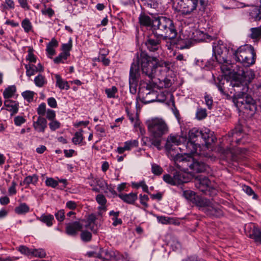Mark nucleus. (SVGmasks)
Segmentation results:
<instances>
[{
  "label": "nucleus",
  "instance_id": "19",
  "mask_svg": "<svg viewBox=\"0 0 261 261\" xmlns=\"http://www.w3.org/2000/svg\"><path fill=\"white\" fill-rule=\"evenodd\" d=\"M118 197L123 202L129 204H133L138 199L137 193L133 192L129 194L120 193L118 194Z\"/></svg>",
  "mask_w": 261,
  "mask_h": 261
},
{
  "label": "nucleus",
  "instance_id": "41",
  "mask_svg": "<svg viewBox=\"0 0 261 261\" xmlns=\"http://www.w3.org/2000/svg\"><path fill=\"white\" fill-rule=\"evenodd\" d=\"M69 56L68 54L62 52L54 59V62L56 64L64 63Z\"/></svg>",
  "mask_w": 261,
  "mask_h": 261
},
{
  "label": "nucleus",
  "instance_id": "28",
  "mask_svg": "<svg viewBox=\"0 0 261 261\" xmlns=\"http://www.w3.org/2000/svg\"><path fill=\"white\" fill-rule=\"evenodd\" d=\"M16 92V88L14 85L9 86L3 92V96L5 99H9L13 97Z\"/></svg>",
  "mask_w": 261,
  "mask_h": 261
},
{
  "label": "nucleus",
  "instance_id": "6",
  "mask_svg": "<svg viewBox=\"0 0 261 261\" xmlns=\"http://www.w3.org/2000/svg\"><path fill=\"white\" fill-rule=\"evenodd\" d=\"M248 89V87L245 86L243 88V92H236L233 95V101L238 107L254 112L255 109V101L251 96L246 93Z\"/></svg>",
  "mask_w": 261,
  "mask_h": 261
},
{
  "label": "nucleus",
  "instance_id": "44",
  "mask_svg": "<svg viewBox=\"0 0 261 261\" xmlns=\"http://www.w3.org/2000/svg\"><path fill=\"white\" fill-rule=\"evenodd\" d=\"M17 250L23 255L27 256H31L32 255V249H30L26 246L20 245L17 248Z\"/></svg>",
  "mask_w": 261,
  "mask_h": 261
},
{
  "label": "nucleus",
  "instance_id": "34",
  "mask_svg": "<svg viewBox=\"0 0 261 261\" xmlns=\"http://www.w3.org/2000/svg\"><path fill=\"white\" fill-rule=\"evenodd\" d=\"M243 77L245 80L248 83H250L252 80L255 77V74L253 70L251 69L247 70L246 71H243L242 73Z\"/></svg>",
  "mask_w": 261,
  "mask_h": 261
},
{
  "label": "nucleus",
  "instance_id": "64",
  "mask_svg": "<svg viewBox=\"0 0 261 261\" xmlns=\"http://www.w3.org/2000/svg\"><path fill=\"white\" fill-rule=\"evenodd\" d=\"M14 123L17 126H20L25 122V119L22 116H17L14 118Z\"/></svg>",
  "mask_w": 261,
  "mask_h": 261
},
{
  "label": "nucleus",
  "instance_id": "53",
  "mask_svg": "<svg viewBox=\"0 0 261 261\" xmlns=\"http://www.w3.org/2000/svg\"><path fill=\"white\" fill-rule=\"evenodd\" d=\"M45 184L47 187L55 188L58 185V181L52 177H47Z\"/></svg>",
  "mask_w": 261,
  "mask_h": 261
},
{
  "label": "nucleus",
  "instance_id": "14",
  "mask_svg": "<svg viewBox=\"0 0 261 261\" xmlns=\"http://www.w3.org/2000/svg\"><path fill=\"white\" fill-rule=\"evenodd\" d=\"M204 213L210 217H220L223 216L222 210L212 202L207 208H204Z\"/></svg>",
  "mask_w": 261,
  "mask_h": 261
},
{
  "label": "nucleus",
  "instance_id": "40",
  "mask_svg": "<svg viewBox=\"0 0 261 261\" xmlns=\"http://www.w3.org/2000/svg\"><path fill=\"white\" fill-rule=\"evenodd\" d=\"M21 27L25 33H29L33 29L32 23L28 18H25L22 21Z\"/></svg>",
  "mask_w": 261,
  "mask_h": 261
},
{
  "label": "nucleus",
  "instance_id": "47",
  "mask_svg": "<svg viewBox=\"0 0 261 261\" xmlns=\"http://www.w3.org/2000/svg\"><path fill=\"white\" fill-rule=\"evenodd\" d=\"M151 172L155 175H160L162 174L163 169L160 166L156 164H152L151 165Z\"/></svg>",
  "mask_w": 261,
  "mask_h": 261
},
{
  "label": "nucleus",
  "instance_id": "27",
  "mask_svg": "<svg viewBox=\"0 0 261 261\" xmlns=\"http://www.w3.org/2000/svg\"><path fill=\"white\" fill-rule=\"evenodd\" d=\"M55 78L56 80V85L60 89L68 90L70 88V85L68 82L63 79L60 75L56 74Z\"/></svg>",
  "mask_w": 261,
  "mask_h": 261
},
{
  "label": "nucleus",
  "instance_id": "35",
  "mask_svg": "<svg viewBox=\"0 0 261 261\" xmlns=\"http://www.w3.org/2000/svg\"><path fill=\"white\" fill-rule=\"evenodd\" d=\"M32 256L39 258H44L46 256L45 251L42 248L32 249Z\"/></svg>",
  "mask_w": 261,
  "mask_h": 261
},
{
  "label": "nucleus",
  "instance_id": "39",
  "mask_svg": "<svg viewBox=\"0 0 261 261\" xmlns=\"http://www.w3.org/2000/svg\"><path fill=\"white\" fill-rule=\"evenodd\" d=\"M138 145L139 142L137 140H130L124 143L125 149H126L127 151H129L133 148L137 147Z\"/></svg>",
  "mask_w": 261,
  "mask_h": 261
},
{
  "label": "nucleus",
  "instance_id": "24",
  "mask_svg": "<svg viewBox=\"0 0 261 261\" xmlns=\"http://www.w3.org/2000/svg\"><path fill=\"white\" fill-rule=\"evenodd\" d=\"M191 169L196 172H203L206 170L207 166L203 163L193 162L189 165Z\"/></svg>",
  "mask_w": 261,
  "mask_h": 261
},
{
  "label": "nucleus",
  "instance_id": "33",
  "mask_svg": "<svg viewBox=\"0 0 261 261\" xmlns=\"http://www.w3.org/2000/svg\"><path fill=\"white\" fill-rule=\"evenodd\" d=\"M14 211L18 215H24L30 211V207L25 203H21L15 208Z\"/></svg>",
  "mask_w": 261,
  "mask_h": 261
},
{
  "label": "nucleus",
  "instance_id": "63",
  "mask_svg": "<svg viewBox=\"0 0 261 261\" xmlns=\"http://www.w3.org/2000/svg\"><path fill=\"white\" fill-rule=\"evenodd\" d=\"M27 60L29 61L30 62L36 63V58L33 54L32 49H30L28 51V55L27 57Z\"/></svg>",
  "mask_w": 261,
  "mask_h": 261
},
{
  "label": "nucleus",
  "instance_id": "51",
  "mask_svg": "<svg viewBox=\"0 0 261 261\" xmlns=\"http://www.w3.org/2000/svg\"><path fill=\"white\" fill-rule=\"evenodd\" d=\"M242 189L244 192H245L248 195L252 196V198L253 199L257 198V195L255 194L254 192L250 187L246 185H244L242 187Z\"/></svg>",
  "mask_w": 261,
  "mask_h": 261
},
{
  "label": "nucleus",
  "instance_id": "62",
  "mask_svg": "<svg viewBox=\"0 0 261 261\" xmlns=\"http://www.w3.org/2000/svg\"><path fill=\"white\" fill-rule=\"evenodd\" d=\"M46 117L49 121L55 119V117H56L55 111L53 110H51V109H48L46 111Z\"/></svg>",
  "mask_w": 261,
  "mask_h": 261
},
{
  "label": "nucleus",
  "instance_id": "43",
  "mask_svg": "<svg viewBox=\"0 0 261 261\" xmlns=\"http://www.w3.org/2000/svg\"><path fill=\"white\" fill-rule=\"evenodd\" d=\"M251 32L250 37L252 39L261 38V28H252L250 29Z\"/></svg>",
  "mask_w": 261,
  "mask_h": 261
},
{
  "label": "nucleus",
  "instance_id": "61",
  "mask_svg": "<svg viewBox=\"0 0 261 261\" xmlns=\"http://www.w3.org/2000/svg\"><path fill=\"white\" fill-rule=\"evenodd\" d=\"M38 115L44 116L46 112V105L45 103H41L38 107L37 110Z\"/></svg>",
  "mask_w": 261,
  "mask_h": 261
},
{
  "label": "nucleus",
  "instance_id": "11",
  "mask_svg": "<svg viewBox=\"0 0 261 261\" xmlns=\"http://www.w3.org/2000/svg\"><path fill=\"white\" fill-rule=\"evenodd\" d=\"M196 187L203 193H206L211 188V182L205 176H199L195 180Z\"/></svg>",
  "mask_w": 261,
  "mask_h": 261
},
{
  "label": "nucleus",
  "instance_id": "4",
  "mask_svg": "<svg viewBox=\"0 0 261 261\" xmlns=\"http://www.w3.org/2000/svg\"><path fill=\"white\" fill-rule=\"evenodd\" d=\"M177 2L174 4V8L176 11L184 15H188L196 10L199 2L200 10L204 11L207 5L208 0H177Z\"/></svg>",
  "mask_w": 261,
  "mask_h": 261
},
{
  "label": "nucleus",
  "instance_id": "9",
  "mask_svg": "<svg viewBox=\"0 0 261 261\" xmlns=\"http://www.w3.org/2000/svg\"><path fill=\"white\" fill-rule=\"evenodd\" d=\"M161 37L155 36L154 34L148 36L145 42L147 49L150 52H155L161 50Z\"/></svg>",
  "mask_w": 261,
  "mask_h": 261
},
{
  "label": "nucleus",
  "instance_id": "5",
  "mask_svg": "<svg viewBox=\"0 0 261 261\" xmlns=\"http://www.w3.org/2000/svg\"><path fill=\"white\" fill-rule=\"evenodd\" d=\"M146 124L151 137H162L169 131L167 123L162 118H154L149 119Z\"/></svg>",
  "mask_w": 261,
  "mask_h": 261
},
{
  "label": "nucleus",
  "instance_id": "7",
  "mask_svg": "<svg viewBox=\"0 0 261 261\" xmlns=\"http://www.w3.org/2000/svg\"><path fill=\"white\" fill-rule=\"evenodd\" d=\"M185 140L186 139L183 137L179 135H173L172 134L168 136L167 138L166 143L165 146V149L166 150L167 153L168 154H170L175 161L178 162L184 160L183 155L176 151L178 147L176 148L175 146L180 145V143Z\"/></svg>",
  "mask_w": 261,
  "mask_h": 261
},
{
  "label": "nucleus",
  "instance_id": "56",
  "mask_svg": "<svg viewBox=\"0 0 261 261\" xmlns=\"http://www.w3.org/2000/svg\"><path fill=\"white\" fill-rule=\"evenodd\" d=\"M139 199L140 202L142 205L145 207H147L148 206L147 202L149 200V198L147 195L140 194L139 195Z\"/></svg>",
  "mask_w": 261,
  "mask_h": 261
},
{
  "label": "nucleus",
  "instance_id": "25",
  "mask_svg": "<svg viewBox=\"0 0 261 261\" xmlns=\"http://www.w3.org/2000/svg\"><path fill=\"white\" fill-rule=\"evenodd\" d=\"M37 219L45 224L48 227H50L53 224L54 217L51 214H43L40 217H37Z\"/></svg>",
  "mask_w": 261,
  "mask_h": 261
},
{
  "label": "nucleus",
  "instance_id": "50",
  "mask_svg": "<svg viewBox=\"0 0 261 261\" xmlns=\"http://www.w3.org/2000/svg\"><path fill=\"white\" fill-rule=\"evenodd\" d=\"M81 238L83 241L88 242L91 241L92 234L87 230L82 231L81 233Z\"/></svg>",
  "mask_w": 261,
  "mask_h": 261
},
{
  "label": "nucleus",
  "instance_id": "49",
  "mask_svg": "<svg viewBox=\"0 0 261 261\" xmlns=\"http://www.w3.org/2000/svg\"><path fill=\"white\" fill-rule=\"evenodd\" d=\"M22 97L24 99L29 102L33 101L34 98V92L33 91L27 90L22 93Z\"/></svg>",
  "mask_w": 261,
  "mask_h": 261
},
{
  "label": "nucleus",
  "instance_id": "22",
  "mask_svg": "<svg viewBox=\"0 0 261 261\" xmlns=\"http://www.w3.org/2000/svg\"><path fill=\"white\" fill-rule=\"evenodd\" d=\"M250 19L257 21L261 19V9L257 6H252L249 9Z\"/></svg>",
  "mask_w": 261,
  "mask_h": 261
},
{
  "label": "nucleus",
  "instance_id": "54",
  "mask_svg": "<svg viewBox=\"0 0 261 261\" xmlns=\"http://www.w3.org/2000/svg\"><path fill=\"white\" fill-rule=\"evenodd\" d=\"M218 80H219V83L216 84L217 87L218 88V90L220 91V92L224 95L228 96V94L226 93V91L225 90V88L224 86V80H220L218 78Z\"/></svg>",
  "mask_w": 261,
  "mask_h": 261
},
{
  "label": "nucleus",
  "instance_id": "2",
  "mask_svg": "<svg viewBox=\"0 0 261 261\" xmlns=\"http://www.w3.org/2000/svg\"><path fill=\"white\" fill-rule=\"evenodd\" d=\"M152 29L153 34L163 40L174 39L177 34L173 20L166 17L155 18L152 21Z\"/></svg>",
  "mask_w": 261,
  "mask_h": 261
},
{
  "label": "nucleus",
  "instance_id": "21",
  "mask_svg": "<svg viewBox=\"0 0 261 261\" xmlns=\"http://www.w3.org/2000/svg\"><path fill=\"white\" fill-rule=\"evenodd\" d=\"M211 201L206 198L197 196L195 197L193 203L202 210L204 212V208H207Z\"/></svg>",
  "mask_w": 261,
  "mask_h": 261
},
{
  "label": "nucleus",
  "instance_id": "31",
  "mask_svg": "<svg viewBox=\"0 0 261 261\" xmlns=\"http://www.w3.org/2000/svg\"><path fill=\"white\" fill-rule=\"evenodd\" d=\"M201 135V130L198 128L194 127L190 130L189 132V140L195 142L198 138H200Z\"/></svg>",
  "mask_w": 261,
  "mask_h": 261
},
{
  "label": "nucleus",
  "instance_id": "45",
  "mask_svg": "<svg viewBox=\"0 0 261 261\" xmlns=\"http://www.w3.org/2000/svg\"><path fill=\"white\" fill-rule=\"evenodd\" d=\"M104 253L106 254V252H104L103 250H101L100 252L89 251L86 253V255H87L89 257H93L98 259H100L103 261L104 258L102 257V255Z\"/></svg>",
  "mask_w": 261,
  "mask_h": 261
},
{
  "label": "nucleus",
  "instance_id": "59",
  "mask_svg": "<svg viewBox=\"0 0 261 261\" xmlns=\"http://www.w3.org/2000/svg\"><path fill=\"white\" fill-rule=\"evenodd\" d=\"M163 180L167 183L171 185H175L174 180V176H171L169 174H165L163 176Z\"/></svg>",
  "mask_w": 261,
  "mask_h": 261
},
{
  "label": "nucleus",
  "instance_id": "60",
  "mask_svg": "<svg viewBox=\"0 0 261 261\" xmlns=\"http://www.w3.org/2000/svg\"><path fill=\"white\" fill-rule=\"evenodd\" d=\"M97 202L100 205H106L107 199L105 196L102 194H98L96 197Z\"/></svg>",
  "mask_w": 261,
  "mask_h": 261
},
{
  "label": "nucleus",
  "instance_id": "29",
  "mask_svg": "<svg viewBox=\"0 0 261 261\" xmlns=\"http://www.w3.org/2000/svg\"><path fill=\"white\" fill-rule=\"evenodd\" d=\"M38 181V177L36 174L29 175L24 179L22 182L20 184L21 185H25L26 187L29 186L30 184L36 185Z\"/></svg>",
  "mask_w": 261,
  "mask_h": 261
},
{
  "label": "nucleus",
  "instance_id": "57",
  "mask_svg": "<svg viewBox=\"0 0 261 261\" xmlns=\"http://www.w3.org/2000/svg\"><path fill=\"white\" fill-rule=\"evenodd\" d=\"M184 194L187 199L192 201L193 202H194L195 197L198 196L196 195L195 193L191 191H186L184 192Z\"/></svg>",
  "mask_w": 261,
  "mask_h": 261
},
{
  "label": "nucleus",
  "instance_id": "8",
  "mask_svg": "<svg viewBox=\"0 0 261 261\" xmlns=\"http://www.w3.org/2000/svg\"><path fill=\"white\" fill-rule=\"evenodd\" d=\"M197 148V144L190 140H189L186 145H183L182 147H178V149L181 152L185 151L181 154L183 155L184 160L179 162H193V155L196 152Z\"/></svg>",
  "mask_w": 261,
  "mask_h": 261
},
{
  "label": "nucleus",
  "instance_id": "10",
  "mask_svg": "<svg viewBox=\"0 0 261 261\" xmlns=\"http://www.w3.org/2000/svg\"><path fill=\"white\" fill-rule=\"evenodd\" d=\"M246 233L248 237L254 240L256 243H261V230L254 223L247 225Z\"/></svg>",
  "mask_w": 261,
  "mask_h": 261
},
{
  "label": "nucleus",
  "instance_id": "3",
  "mask_svg": "<svg viewBox=\"0 0 261 261\" xmlns=\"http://www.w3.org/2000/svg\"><path fill=\"white\" fill-rule=\"evenodd\" d=\"M233 55L236 61L244 66L249 67L255 62L256 53L251 45L241 46L234 51Z\"/></svg>",
  "mask_w": 261,
  "mask_h": 261
},
{
  "label": "nucleus",
  "instance_id": "20",
  "mask_svg": "<svg viewBox=\"0 0 261 261\" xmlns=\"http://www.w3.org/2000/svg\"><path fill=\"white\" fill-rule=\"evenodd\" d=\"M58 46V42L55 38L51 39V41L46 45V51L48 57L51 58L52 56L56 54L55 48Z\"/></svg>",
  "mask_w": 261,
  "mask_h": 261
},
{
  "label": "nucleus",
  "instance_id": "48",
  "mask_svg": "<svg viewBox=\"0 0 261 261\" xmlns=\"http://www.w3.org/2000/svg\"><path fill=\"white\" fill-rule=\"evenodd\" d=\"M207 116L206 111L205 109L198 108L196 113V117L198 120H202Z\"/></svg>",
  "mask_w": 261,
  "mask_h": 261
},
{
  "label": "nucleus",
  "instance_id": "38",
  "mask_svg": "<svg viewBox=\"0 0 261 261\" xmlns=\"http://www.w3.org/2000/svg\"><path fill=\"white\" fill-rule=\"evenodd\" d=\"M72 47V40L71 38H70L67 43H64L62 45L61 49L62 52L68 54L70 56V51L71 50Z\"/></svg>",
  "mask_w": 261,
  "mask_h": 261
},
{
  "label": "nucleus",
  "instance_id": "52",
  "mask_svg": "<svg viewBox=\"0 0 261 261\" xmlns=\"http://www.w3.org/2000/svg\"><path fill=\"white\" fill-rule=\"evenodd\" d=\"M48 125L51 131H55L61 127V123L56 119H54L50 121Z\"/></svg>",
  "mask_w": 261,
  "mask_h": 261
},
{
  "label": "nucleus",
  "instance_id": "18",
  "mask_svg": "<svg viewBox=\"0 0 261 261\" xmlns=\"http://www.w3.org/2000/svg\"><path fill=\"white\" fill-rule=\"evenodd\" d=\"M4 104V106L6 107V109L11 113V115H13L18 112L19 109L18 102L10 99H5Z\"/></svg>",
  "mask_w": 261,
  "mask_h": 261
},
{
  "label": "nucleus",
  "instance_id": "17",
  "mask_svg": "<svg viewBox=\"0 0 261 261\" xmlns=\"http://www.w3.org/2000/svg\"><path fill=\"white\" fill-rule=\"evenodd\" d=\"M213 51L217 62L220 64H229V61L226 59L225 57L223 56L220 46H213Z\"/></svg>",
  "mask_w": 261,
  "mask_h": 261
},
{
  "label": "nucleus",
  "instance_id": "12",
  "mask_svg": "<svg viewBox=\"0 0 261 261\" xmlns=\"http://www.w3.org/2000/svg\"><path fill=\"white\" fill-rule=\"evenodd\" d=\"M243 134L241 126L235 128L231 132L228 134L227 141L231 145H233V142L237 144H240Z\"/></svg>",
  "mask_w": 261,
  "mask_h": 261
},
{
  "label": "nucleus",
  "instance_id": "42",
  "mask_svg": "<svg viewBox=\"0 0 261 261\" xmlns=\"http://www.w3.org/2000/svg\"><path fill=\"white\" fill-rule=\"evenodd\" d=\"M132 187L136 189L141 187L144 192L147 193H149L148 186L146 185L144 180L141 181L139 182H132Z\"/></svg>",
  "mask_w": 261,
  "mask_h": 261
},
{
  "label": "nucleus",
  "instance_id": "55",
  "mask_svg": "<svg viewBox=\"0 0 261 261\" xmlns=\"http://www.w3.org/2000/svg\"><path fill=\"white\" fill-rule=\"evenodd\" d=\"M57 220L59 222H63L65 219V212L64 210H60L55 214Z\"/></svg>",
  "mask_w": 261,
  "mask_h": 261
},
{
  "label": "nucleus",
  "instance_id": "46",
  "mask_svg": "<svg viewBox=\"0 0 261 261\" xmlns=\"http://www.w3.org/2000/svg\"><path fill=\"white\" fill-rule=\"evenodd\" d=\"M161 137H151V138L150 139V142L151 144L156 147L158 149L161 150Z\"/></svg>",
  "mask_w": 261,
  "mask_h": 261
},
{
  "label": "nucleus",
  "instance_id": "15",
  "mask_svg": "<svg viewBox=\"0 0 261 261\" xmlns=\"http://www.w3.org/2000/svg\"><path fill=\"white\" fill-rule=\"evenodd\" d=\"M34 129L38 133H43L47 127V120L44 117L39 116L33 123Z\"/></svg>",
  "mask_w": 261,
  "mask_h": 261
},
{
  "label": "nucleus",
  "instance_id": "36",
  "mask_svg": "<svg viewBox=\"0 0 261 261\" xmlns=\"http://www.w3.org/2000/svg\"><path fill=\"white\" fill-rule=\"evenodd\" d=\"M83 130H80L79 132H77L74 134V137L72 139V142L75 145L81 144L84 140V137L83 135Z\"/></svg>",
  "mask_w": 261,
  "mask_h": 261
},
{
  "label": "nucleus",
  "instance_id": "58",
  "mask_svg": "<svg viewBox=\"0 0 261 261\" xmlns=\"http://www.w3.org/2000/svg\"><path fill=\"white\" fill-rule=\"evenodd\" d=\"M204 99L205 104L206 105L208 109H211L212 108L213 103L212 97L210 95L205 94V95H204Z\"/></svg>",
  "mask_w": 261,
  "mask_h": 261
},
{
  "label": "nucleus",
  "instance_id": "26",
  "mask_svg": "<svg viewBox=\"0 0 261 261\" xmlns=\"http://www.w3.org/2000/svg\"><path fill=\"white\" fill-rule=\"evenodd\" d=\"M200 138L203 139L207 145L211 144V142H214L215 140V138L213 137L210 130L208 129L201 130V135Z\"/></svg>",
  "mask_w": 261,
  "mask_h": 261
},
{
  "label": "nucleus",
  "instance_id": "13",
  "mask_svg": "<svg viewBox=\"0 0 261 261\" xmlns=\"http://www.w3.org/2000/svg\"><path fill=\"white\" fill-rule=\"evenodd\" d=\"M82 228V224L78 221L70 222L66 224V232L69 236H75Z\"/></svg>",
  "mask_w": 261,
  "mask_h": 261
},
{
  "label": "nucleus",
  "instance_id": "23",
  "mask_svg": "<svg viewBox=\"0 0 261 261\" xmlns=\"http://www.w3.org/2000/svg\"><path fill=\"white\" fill-rule=\"evenodd\" d=\"M187 176V175L186 173L176 172L173 175L175 185H178L188 182L189 179Z\"/></svg>",
  "mask_w": 261,
  "mask_h": 261
},
{
  "label": "nucleus",
  "instance_id": "37",
  "mask_svg": "<svg viewBox=\"0 0 261 261\" xmlns=\"http://www.w3.org/2000/svg\"><path fill=\"white\" fill-rule=\"evenodd\" d=\"M118 92V89L116 86H112L111 88H108L105 90V93L107 97L109 98H115L117 96L116 95Z\"/></svg>",
  "mask_w": 261,
  "mask_h": 261
},
{
  "label": "nucleus",
  "instance_id": "30",
  "mask_svg": "<svg viewBox=\"0 0 261 261\" xmlns=\"http://www.w3.org/2000/svg\"><path fill=\"white\" fill-rule=\"evenodd\" d=\"M139 20L141 25L149 27L152 24V21H151L150 17L144 13H141L139 17Z\"/></svg>",
  "mask_w": 261,
  "mask_h": 261
},
{
  "label": "nucleus",
  "instance_id": "1",
  "mask_svg": "<svg viewBox=\"0 0 261 261\" xmlns=\"http://www.w3.org/2000/svg\"><path fill=\"white\" fill-rule=\"evenodd\" d=\"M168 63L160 61L156 57H150L145 51H141L135 54L130 68V81L133 86L136 79L140 77V70L142 73L152 80L155 76L159 67H168Z\"/></svg>",
  "mask_w": 261,
  "mask_h": 261
},
{
  "label": "nucleus",
  "instance_id": "16",
  "mask_svg": "<svg viewBox=\"0 0 261 261\" xmlns=\"http://www.w3.org/2000/svg\"><path fill=\"white\" fill-rule=\"evenodd\" d=\"M26 69V75L28 77L34 75L38 72H42L43 71V67L41 63H38L37 66L33 64H29L25 65Z\"/></svg>",
  "mask_w": 261,
  "mask_h": 261
},
{
  "label": "nucleus",
  "instance_id": "32",
  "mask_svg": "<svg viewBox=\"0 0 261 261\" xmlns=\"http://www.w3.org/2000/svg\"><path fill=\"white\" fill-rule=\"evenodd\" d=\"M34 81L35 85L39 88L44 87L47 83V80L45 76L41 74H39L35 76Z\"/></svg>",
  "mask_w": 261,
  "mask_h": 261
}]
</instances>
